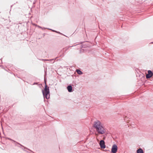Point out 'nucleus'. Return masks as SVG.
I'll use <instances>...</instances> for the list:
<instances>
[{"instance_id": "nucleus-1", "label": "nucleus", "mask_w": 153, "mask_h": 153, "mask_svg": "<svg viewBox=\"0 0 153 153\" xmlns=\"http://www.w3.org/2000/svg\"><path fill=\"white\" fill-rule=\"evenodd\" d=\"M93 127L99 134H103L106 132L105 129L103 126L101 122L98 120L94 122Z\"/></svg>"}, {"instance_id": "nucleus-2", "label": "nucleus", "mask_w": 153, "mask_h": 153, "mask_svg": "<svg viewBox=\"0 0 153 153\" xmlns=\"http://www.w3.org/2000/svg\"><path fill=\"white\" fill-rule=\"evenodd\" d=\"M45 84V88L44 90H42V92L44 98H46V99H48L50 98V92L49 87L47 85L46 81L45 79H44Z\"/></svg>"}, {"instance_id": "nucleus-3", "label": "nucleus", "mask_w": 153, "mask_h": 153, "mask_svg": "<svg viewBox=\"0 0 153 153\" xmlns=\"http://www.w3.org/2000/svg\"><path fill=\"white\" fill-rule=\"evenodd\" d=\"M117 150V147L116 144H114L112 146L111 151L113 153H116Z\"/></svg>"}, {"instance_id": "nucleus-4", "label": "nucleus", "mask_w": 153, "mask_h": 153, "mask_svg": "<svg viewBox=\"0 0 153 153\" xmlns=\"http://www.w3.org/2000/svg\"><path fill=\"white\" fill-rule=\"evenodd\" d=\"M99 144L100 147L102 149H104L105 148V142L104 140H101L100 141Z\"/></svg>"}, {"instance_id": "nucleus-5", "label": "nucleus", "mask_w": 153, "mask_h": 153, "mask_svg": "<svg viewBox=\"0 0 153 153\" xmlns=\"http://www.w3.org/2000/svg\"><path fill=\"white\" fill-rule=\"evenodd\" d=\"M148 74L146 75V78H149L152 76L153 75V72L151 70H149L148 72Z\"/></svg>"}, {"instance_id": "nucleus-6", "label": "nucleus", "mask_w": 153, "mask_h": 153, "mask_svg": "<svg viewBox=\"0 0 153 153\" xmlns=\"http://www.w3.org/2000/svg\"><path fill=\"white\" fill-rule=\"evenodd\" d=\"M67 89L68 90V92H70L72 91V87L71 85H69L67 87Z\"/></svg>"}, {"instance_id": "nucleus-7", "label": "nucleus", "mask_w": 153, "mask_h": 153, "mask_svg": "<svg viewBox=\"0 0 153 153\" xmlns=\"http://www.w3.org/2000/svg\"><path fill=\"white\" fill-rule=\"evenodd\" d=\"M137 153H143V151L141 148H140L137 149Z\"/></svg>"}, {"instance_id": "nucleus-8", "label": "nucleus", "mask_w": 153, "mask_h": 153, "mask_svg": "<svg viewBox=\"0 0 153 153\" xmlns=\"http://www.w3.org/2000/svg\"><path fill=\"white\" fill-rule=\"evenodd\" d=\"M76 72L79 74H83V73L79 69H77L76 70Z\"/></svg>"}, {"instance_id": "nucleus-9", "label": "nucleus", "mask_w": 153, "mask_h": 153, "mask_svg": "<svg viewBox=\"0 0 153 153\" xmlns=\"http://www.w3.org/2000/svg\"><path fill=\"white\" fill-rule=\"evenodd\" d=\"M8 140H11V141H13V142H16V143H17L18 144H19V145H20V146H22V145H21V144H20L19 143H17V142H16V141H15V140H12V139H10V138H8Z\"/></svg>"}, {"instance_id": "nucleus-10", "label": "nucleus", "mask_w": 153, "mask_h": 153, "mask_svg": "<svg viewBox=\"0 0 153 153\" xmlns=\"http://www.w3.org/2000/svg\"><path fill=\"white\" fill-rule=\"evenodd\" d=\"M105 137H104L103 139H105Z\"/></svg>"}]
</instances>
